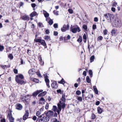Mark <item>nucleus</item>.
Here are the masks:
<instances>
[{
    "label": "nucleus",
    "instance_id": "obj_51",
    "mask_svg": "<svg viewBox=\"0 0 122 122\" xmlns=\"http://www.w3.org/2000/svg\"><path fill=\"white\" fill-rule=\"evenodd\" d=\"M52 122H60L59 121H58L57 119L55 118L53 119Z\"/></svg>",
    "mask_w": 122,
    "mask_h": 122
},
{
    "label": "nucleus",
    "instance_id": "obj_59",
    "mask_svg": "<svg viewBox=\"0 0 122 122\" xmlns=\"http://www.w3.org/2000/svg\"><path fill=\"white\" fill-rule=\"evenodd\" d=\"M39 101H41L42 102L45 101L43 97H41L39 100Z\"/></svg>",
    "mask_w": 122,
    "mask_h": 122
},
{
    "label": "nucleus",
    "instance_id": "obj_14",
    "mask_svg": "<svg viewBox=\"0 0 122 122\" xmlns=\"http://www.w3.org/2000/svg\"><path fill=\"white\" fill-rule=\"evenodd\" d=\"M36 72V70L35 69H30L28 72V73L29 74L31 75H33L35 74Z\"/></svg>",
    "mask_w": 122,
    "mask_h": 122
},
{
    "label": "nucleus",
    "instance_id": "obj_41",
    "mask_svg": "<svg viewBox=\"0 0 122 122\" xmlns=\"http://www.w3.org/2000/svg\"><path fill=\"white\" fill-rule=\"evenodd\" d=\"M83 28L85 30H87V26L86 25H84L82 26Z\"/></svg>",
    "mask_w": 122,
    "mask_h": 122
},
{
    "label": "nucleus",
    "instance_id": "obj_16",
    "mask_svg": "<svg viewBox=\"0 0 122 122\" xmlns=\"http://www.w3.org/2000/svg\"><path fill=\"white\" fill-rule=\"evenodd\" d=\"M29 16L26 15L23 16L22 17V19L25 20H29Z\"/></svg>",
    "mask_w": 122,
    "mask_h": 122
},
{
    "label": "nucleus",
    "instance_id": "obj_32",
    "mask_svg": "<svg viewBox=\"0 0 122 122\" xmlns=\"http://www.w3.org/2000/svg\"><path fill=\"white\" fill-rule=\"evenodd\" d=\"M86 82L87 83H89L91 82V80H90L89 77L88 76H86Z\"/></svg>",
    "mask_w": 122,
    "mask_h": 122
},
{
    "label": "nucleus",
    "instance_id": "obj_31",
    "mask_svg": "<svg viewBox=\"0 0 122 122\" xmlns=\"http://www.w3.org/2000/svg\"><path fill=\"white\" fill-rule=\"evenodd\" d=\"M42 40L39 38L37 39H35L34 40L36 42H39L40 43Z\"/></svg>",
    "mask_w": 122,
    "mask_h": 122
},
{
    "label": "nucleus",
    "instance_id": "obj_1",
    "mask_svg": "<svg viewBox=\"0 0 122 122\" xmlns=\"http://www.w3.org/2000/svg\"><path fill=\"white\" fill-rule=\"evenodd\" d=\"M45 112L44 114H42V115H40L39 116V118H41L44 122H48L49 120V118L46 115H45Z\"/></svg>",
    "mask_w": 122,
    "mask_h": 122
},
{
    "label": "nucleus",
    "instance_id": "obj_5",
    "mask_svg": "<svg viewBox=\"0 0 122 122\" xmlns=\"http://www.w3.org/2000/svg\"><path fill=\"white\" fill-rule=\"evenodd\" d=\"M114 24L116 27H120L121 26V23L120 21L118 19L116 20L114 22Z\"/></svg>",
    "mask_w": 122,
    "mask_h": 122
},
{
    "label": "nucleus",
    "instance_id": "obj_49",
    "mask_svg": "<svg viewBox=\"0 0 122 122\" xmlns=\"http://www.w3.org/2000/svg\"><path fill=\"white\" fill-rule=\"evenodd\" d=\"M4 47L3 46H0V51H2L4 49Z\"/></svg>",
    "mask_w": 122,
    "mask_h": 122
},
{
    "label": "nucleus",
    "instance_id": "obj_18",
    "mask_svg": "<svg viewBox=\"0 0 122 122\" xmlns=\"http://www.w3.org/2000/svg\"><path fill=\"white\" fill-rule=\"evenodd\" d=\"M20 78L21 79H23L24 78V77L22 74H20L16 76L15 78Z\"/></svg>",
    "mask_w": 122,
    "mask_h": 122
},
{
    "label": "nucleus",
    "instance_id": "obj_9",
    "mask_svg": "<svg viewBox=\"0 0 122 122\" xmlns=\"http://www.w3.org/2000/svg\"><path fill=\"white\" fill-rule=\"evenodd\" d=\"M43 91V90H37L34 92L32 94V95L33 96L36 97L37 95L40 92H41Z\"/></svg>",
    "mask_w": 122,
    "mask_h": 122
},
{
    "label": "nucleus",
    "instance_id": "obj_50",
    "mask_svg": "<svg viewBox=\"0 0 122 122\" xmlns=\"http://www.w3.org/2000/svg\"><path fill=\"white\" fill-rule=\"evenodd\" d=\"M25 97H26V99L28 100V103H29V95H27V96H25Z\"/></svg>",
    "mask_w": 122,
    "mask_h": 122
},
{
    "label": "nucleus",
    "instance_id": "obj_6",
    "mask_svg": "<svg viewBox=\"0 0 122 122\" xmlns=\"http://www.w3.org/2000/svg\"><path fill=\"white\" fill-rule=\"evenodd\" d=\"M54 113L51 110H49L46 113L45 115L50 118V117H52Z\"/></svg>",
    "mask_w": 122,
    "mask_h": 122
},
{
    "label": "nucleus",
    "instance_id": "obj_24",
    "mask_svg": "<svg viewBox=\"0 0 122 122\" xmlns=\"http://www.w3.org/2000/svg\"><path fill=\"white\" fill-rule=\"evenodd\" d=\"M64 102H62L61 104L59 106V107H61V108L63 109H64L65 106V103Z\"/></svg>",
    "mask_w": 122,
    "mask_h": 122
},
{
    "label": "nucleus",
    "instance_id": "obj_52",
    "mask_svg": "<svg viewBox=\"0 0 122 122\" xmlns=\"http://www.w3.org/2000/svg\"><path fill=\"white\" fill-rule=\"evenodd\" d=\"M97 28V26L96 25L94 24L92 25V29L93 30H95Z\"/></svg>",
    "mask_w": 122,
    "mask_h": 122
},
{
    "label": "nucleus",
    "instance_id": "obj_55",
    "mask_svg": "<svg viewBox=\"0 0 122 122\" xmlns=\"http://www.w3.org/2000/svg\"><path fill=\"white\" fill-rule=\"evenodd\" d=\"M31 5L32 7L34 8L36 7V5L35 3H32L31 4Z\"/></svg>",
    "mask_w": 122,
    "mask_h": 122
},
{
    "label": "nucleus",
    "instance_id": "obj_46",
    "mask_svg": "<svg viewBox=\"0 0 122 122\" xmlns=\"http://www.w3.org/2000/svg\"><path fill=\"white\" fill-rule=\"evenodd\" d=\"M81 91L79 90L77 91L76 92V94L78 95H79L81 94Z\"/></svg>",
    "mask_w": 122,
    "mask_h": 122
},
{
    "label": "nucleus",
    "instance_id": "obj_34",
    "mask_svg": "<svg viewBox=\"0 0 122 122\" xmlns=\"http://www.w3.org/2000/svg\"><path fill=\"white\" fill-rule=\"evenodd\" d=\"M82 37L81 36H80L79 37V38L77 40V41L79 43H80L82 42Z\"/></svg>",
    "mask_w": 122,
    "mask_h": 122
},
{
    "label": "nucleus",
    "instance_id": "obj_11",
    "mask_svg": "<svg viewBox=\"0 0 122 122\" xmlns=\"http://www.w3.org/2000/svg\"><path fill=\"white\" fill-rule=\"evenodd\" d=\"M16 108L18 110H21L22 108V106L20 103H17L16 105Z\"/></svg>",
    "mask_w": 122,
    "mask_h": 122
},
{
    "label": "nucleus",
    "instance_id": "obj_39",
    "mask_svg": "<svg viewBox=\"0 0 122 122\" xmlns=\"http://www.w3.org/2000/svg\"><path fill=\"white\" fill-rule=\"evenodd\" d=\"M77 100L79 102H82V98L81 97L79 96L77 97Z\"/></svg>",
    "mask_w": 122,
    "mask_h": 122
},
{
    "label": "nucleus",
    "instance_id": "obj_15",
    "mask_svg": "<svg viewBox=\"0 0 122 122\" xmlns=\"http://www.w3.org/2000/svg\"><path fill=\"white\" fill-rule=\"evenodd\" d=\"M40 43L45 48H47L46 44L44 40H42L40 42Z\"/></svg>",
    "mask_w": 122,
    "mask_h": 122
},
{
    "label": "nucleus",
    "instance_id": "obj_19",
    "mask_svg": "<svg viewBox=\"0 0 122 122\" xmlns=\"http://www.w3.org/2000/svg\"><path fill=\"white\" fill-rule=\"evenodd\" d=\"M45 81L46 83L47 86L48 87V88H49L50 87V86L49 85V80L48 78L45 79Z\"/></svg>",
    "mask_w": 122,
    "mask_h": 122
},
{
    "label": "nucleus",
    "instance_id": "obj_17",
    "mask_svg": "<svg viewBox=\"0 0 122 122\" xmlns=\"http://www.w3.org/2000/svg\"><path fill=\"white\" fill-rule=\"evenodd\" d=\"M65 93H62V97L61 100L63 102H65L66 101V99L65 98Z\"/></svg>",
    "mask_w": 122,
    "mask_h": 122
},
{
    "label": "nucleus",
    "instance_id": "obj_58",
    "mask_svg": "<svg viewBox=\"0 0 122 122\" xmlns=\"http://www.w3.org/2000/svg\"><path fill=\"white\" fill-rule=\"evenodd\" d=\"M49 107V104L48 103H47L45 106V108L46 109H47Z\"/></svg>",
    "mask_w": 122,
    "mask_h": 122
},
{
    "label": "nucleus",
    "instance_id": "obj_2",
    "mask_svg": "<svg viewBox=\"0 0 122 122\" xmlns=\"http://www.w3.org/2000/svg\"><path fill=\"white\" fill-rule=\"evenodd\" d=\"M77 27H74L73 28H72L71 27V31L73 33H76L77 31L78 32H80L81 30L80 29L79 27L78 26H77Z\"/></svg>",
    "mask_w": 122,
    "mask_h": 122
},
{
    "label": "nucleus",
    "instance_id": "obj_54",
    "mask_svg": "<svg viewBox=\"0 0 122 122\" xmlns=\"http://www.w3.org/2000/svg\"><path fill=\"white\" fill-rule=\"evenodd\" d=\"M83 38L84 40H86L87 39V37L86 35L85 34H84L83 35Z\"/></svg>",
    "mask_w": 122,
    "mask_h": 122
},
{
    "label": "nucleus",
    "instance_id": "obj_38",
    "mask_svg": "<svg viewBox=\"0 0 122 122\" xmlns=\"http://www.w3.org/2000/svg\"><path fill=\"white\" fill-rule=\"evenodd\" d=\"M95 58V56L94 55L92 56L90 58V60L91 61V62H92L94 61Z\"/></svg>",
    "mask_w": 122,
    "mask_h": 122
},
{
    "label": "nucleus",
    "instance_id": "obj_63",
    "mask_svg": "<svg viewBox=\"0 0 122 122\" xmlns=\"http://www.w3.org/2000/svg\"><path fill=\"white\" fill-rule=\"evenodd\" d=\"M100 103V102L99 101H97L96 102V103H95V104L96 105H98Z\"/></svg>",
    "mask_w": 122,
    "mask_h": 122
},
{
    "label": "nucleus",
    "instance_id": "obj_7",
    "mask_svg": "<svg viewBox=\"0 0 122 122\" xmlns=\"http://www.w3.org/2000/svg\"><path fill=\"white\" fill-rule=\"evenodd\" d=\"M7 117L10 122H14V118L12 117L11 112L8 113Z\"/></svg>",
    "mask_w": 122,
    "mask_h": 122
},
{
    "label": "nucleus",
    "instance_id": "obj_48",
    "mask_svg": "<svg viewBox=\"0 0 122 122\" xmlns=\"http://www.w3.org/2000/svg\"><path fill=\"white\" fill-rule=\"evenodd\" d=\"M48 74L47 73H46L44 74V77L45 79L48 78Z\"/></svg>",
    "mask_w": 122,
    "mask_h": 122
},
{
    "label": "nucleus",
    "instance_id": "obj_43",
    "mask_svg": "<svg viewBox=\"0 0 122 122\" xmlns=\"http://www.w3.org/2000/svg\"><path fill=\"white\" fill-rule=\"evenodd\" d=\"M33 81L36 83H38L39 81V80L38 79H37L34 78L33 80Z\"/></svg>",
    "mask_w": 122,
    "mask_h": 122
},
{
    "label": "nucleus",
    "instance_id": "obj_21",
    "mask_svg": "<svg viewBox=\"0 0 122 122\" xmlns=\"http://www.w3.org/2000/svg\"><path fill=\"white\" fill-rule=\"evenodd\" d=\"M43 14L44 15V16L46 18L48 17L49 15V14L47 13L46 11L43 10Z\"/></svg>",
    "mask_w": 122,
    "mask_h": 122
},
{
    "label": "nucleus",
    "instance_id": "obj_62",
    "mask_svg": "<svg viewBox=\"0 0 122 122\" xmlns=\"http://www.w3.org/2000/svg\"><path fill=\"white\" fill-rule=\"evenodd\" d=\"M6 65H4V66H2L1 65V67L3 68V69H5V68L6 67Z\"/></svg>",
    "mask_w": 122,
    "mask_h": 122
},
{
    "label": "nucleus",
    "instance_id": "obj_37",
    "mask_svg": "<svg viewBox=\"0 0 122 122\" xmlns=\"http://www.w3.org/2000/svg\"><path fill=\"white\" fill-rule=\"evenodd\" d=\"M111 33L113 36L116 33V31L114 29H112V30Z\"/></svg>",
    "mask_w": 122,
    "mask_h": 122
},
{
    "label": "nucleus",
    "instance_id": "obj_27",
    "mask_svg": "<svg viewBox=\"0 0 122 122\" xmlns=\"http://www.w3.org/2000/svg\"><path fill=\"white\" fill-rule=\"evenodd\" d=\"M58 82L59 83L62 84H64L65 83V81L63 78H62L60 81H58Z\"/></svg>",
    "mask_w": 122,
    "mask_h": 122
},
{
    "label": "nucleus",
    "instance_id": "obj_57",
    "mask_svg": "<svg viewBox=\"0 0 122 122\" xmlns=\"http://www.w3.org/2000/svg\"><path fill=\"white\" fill-rule=\"evenodd\" d=\"M103 39V37L102 36H100L98 37V40H102Z\"/></svg>",
    "mask_w": 122,
    "mask_h": 122
},
{
    "label": "nucleus",
    "instance_id": "obj_35",
    "mask_svg": "<svg viewBox=\"0 0 122 122\" xmlns=\"http://www.w3.org/2000/svg\"><path fill=\"white\" fill-rule=\"evenodd\" d=\"M8 57L10 60H12L13 58V55L11 54H9L8 55Z\"/></svg>",
    "mask_w": 122,
    "mask_h": 122
},
{
    "label": "nucleus",
    "instance_id": "obj_60",
    "mask_svg": "<svg viewBox=\"0 0 122 122\" xmlns=\"http://www.w3.org/2000/svg\"><path fill=\"white\" fill-rule=\"evenodd\" d=\"M58 34V32L57 31H54V35L55 36H56Z\"/></svg>",
    "mask_w": 122,
    "mask_h": 122
},
{
    "label": "nucleus",
    "instance_id": "obj_23",
    "mask_svg": "<svg viewBox=\"0 0 122 122\" xmlns=\"http://www.w3.org/2000/svg\"><path fill=\"white\" fill-rule=\"evenodd\" d=\"M44 39L47 41H50L51 40L50 37L48 36H44Z\"/></svg>",
    "mask_w": 122,
    "mask_h": 122
},
{
    "label": "nucleus",
    "instance_id": "obj_29",
    "mask_svg": "<svg viewBox=\"0 0 122 122\" xmlns=\"http://www.w3.org/2000/svg\"><path fill=\"white\" fill-rule=\"evenodd\" d=\"M36 122H44L41 118H40L39 117L37 118Z\"/></svg>",
    "mask_w": 122,
    "mask_h": 122
},
{
    "label": "nucleus",
    "instance_id": "obj_36",
    "mask_svg": "<svg viewBox=\"0 0 122 122\" xmlns=\"http://www.w3.org/2000/svg\"><path fill=\"white\" fill-rule=\"evenodd\" d=\"M48 23L50 25H52L53 23V21L52 20L50 19V20L48 22Z\"/></svg>",
    "mask_w": 122,
    "mask_h": 122
},
{
    "label": "nucleus",
    "instance_id": "obj_64",
    "mask_svg": "<svg viewBox=\"0 0 122 122\" xmlns=\"http://www.w3.org/2000/svg\"><path fill=\"white\" fill-rule=\"evenodd\" d=\"M107 30H104L103 31V33L104 35H106L107 34Z\"/></svg>",
    "mask_w": 122,
    "mask_h": 122
},
{
    "label": "nucleus",
    "instance_id": "obj_4",
    "mask_svg": "<svg viewBox=\"0 0 122 122\" xmlns=\"http://www.w3.org/2000/svg\"><path fill=\"white\" fill-rule=\"evenodd\" d=\"M15 80L17 83L21 85L24 84L26 83V81H25L19 79L17 78H15Z\"/></svg>",
    "mask_w": 122,
    "mask_h": 122
},
{
    "label": "nucleus",
    "instance_id": "obj_45",
    "mask_svg": "<svg viewBox=\"0 0 122 122\" xmlns=\"http://www.w3.org/2000/svg\"><path fill=\"white\" fill-rule=\"evenodd\" d=\"M41 114V112L40 111H38L36 113V115L38 116L39 117V116Z\"/></svg>",
    "mask_w": 122,
    "mask_h": 122
},
{
    "label": "nucleus",
    "instance_id": "obj_3",
    "mask_svg": "<svg viewBox=\"0 0 122 122\" xmlns=\"http://www.w3.org/2000/svg\"><path fill=\"white\" fill-rule=\"evenodd\" d=\"M69 26L68 24L66 25H63V26L61 28V30L62 32H65L66 30H68Z\"/></svg>",
    "mask_w": 122,
    "mask_h": 122
},
{
    "label": "nucleus",
    "instance_id": "obj_30",
    "mask_svg": "<svg viewBox=\"0 0 122 122\" xmlns=\"http://www.w3.org/2000/svg\"><path fill=\"white\" fill-rule=\"evenodd\" d=\"M58 109H57L56 112L58 113V115H60V112L61 111V108L60 107H59L58 106Z\"/></svg>",
    "mask_w": 122,
    "mask_h": 122
},
{
    "label": "nucleus",
    "instance_id": "obj_13",
    "mask_svg": "<svg viewBox=\"0 0 122 122\" xmlns=\"http://www.w3.org/2000/svg\"><path fill=\"white\" fill-rule=\"evenodd\" d=\"M114 18V15L113 14H110L109 17V20L108 22H111L113 20Z\"/></svg>",
    "mask_w": 122,
    "mask_h": 122
},
{
    "label": "nucleus",
    "instance_id": "obj_10",
    "mask_svg": "<svg viewBox=\"0 0 122 122\" xmlns=\"http://www.w3.org/2000/svg\"><path fill=\"white\" fill-rule=\"evenodd\" d=\"M29 113L28 111H26L25 112V113L23 116V119L24 120H25L26 119L28 116Z\"/></svg>",
    "mask_w": 122,
    "mask_h": 122
},
{
    "label": "nucleus",
    "instance_id": "obj_44",
    "mask_svg": "<svg viewBox=\"0 0 122 122\" xmlns=\"http://www.w3.org/2000/svg\"><path fill=\"white\" fill-rule=\"evenodd\" d=\"M96 118V116L95 115L93 114V113L92 114V116L91 117V119H95Z\"/></svg>",
    "mask_w": 122,
    "mask_h": 122
},
{
    "label": "nucleus",
    "instance_id": "obj_40",
    "mask_svg": "<svg viewBox=\"0 0 122 122\" xmlns=\"http://www.w3.org/2000/svg\"><path fill=\"white\" fill-rule=\"evenodd\" d=\"M68 11L71 14L73 13V11L72 9H69Z\"/></svg>",
    "mask_w": 122,
    "mask_h": 122
},
{
    "label": "nucleus",
    "instance_id": "obj_26",
    "mask_svg": "<svg viewBox=\"0 0 122 122\" xmlns=\"http://www.w3.org/2000/svg\"><path fill=\"white\" fill-rule=\"evenodd\" d=\"M97 110L98 113L99 114H100L102 113V110L100 107H98L97 108Z\"/></svg>",
    "mask_w": 122,
    "mask_h": 122
},
{
    "label": "nucleus",
    "instance_id": "obj_47",
    "mask_svg": "<svg viewBox=\"0 0 122 122\" xmlns=\"http://www.w3.org/2000/svg\"><path fill=\"white\" fill-rule=\"evenodd\" d=\"M53 26L55 28H56L58 27V25L57 23H55L53 25Z\"/></svg>",
    "mask_w": 122,
    "mask_h": 122
},
{
    "label": "nucleus",
    "instance_id": "obj_28",
    "mask_svg": "<svg viewBox=\"0 0 122 122\" xmlns=\"http://www.w3.org/2000/svg\"><path fill=\"white\" fill-rule=\"evenodd\" d=\"M110 14L109 13H107L104 15V16L106 18L107 20V21L108 22V20H109V17Z\"/></svg>",
    "mask_w": 122,
    "mask_h": 122
},
{
    "label": "nucleus",
    "instance_id": "obj_56",
    "mask_svg": "<svg viewBox=\"0 0 122 122\" xmlns=\"http://www.w3.org/2000/svg\"><path fill=\"white\" fill-rule=\"evenodd\" d=\"M98 19L97 17H95L94 18V21L95 22H97L98 21Z\"/></svg>",
    "mask_w": 122,
    "mask_h": 122
},
{
    "label": "nucleus",
    "instance_id": "obj_8",
    "mask_svg": "<svg viewBox=\"0 0 122 122\" xmlns=\"http://www.w3.org/2000/svg\"><path fill=\"white\" fill-rule=\"evenodd\" d=\"M22 100L25 105L28 104V100L26 99L25 96H22L21 97Z\"/></svg>",
    "mask_w": 122,
    "mask_h": 122
},
{
    "label": "nucleus",
    "instance_id": "obj_61",
    "mask_svg": "<svg viewBox=\"0 0 122 122\" xmlns=\"http://www.w3.org/2000/svg\"><path fill=\"white\" fill-rule=\"evenodd\" d=\"M117 4L116 2H114L113 3V6L115 7Z\"/></svg>",
    "mask_w": 122,
    "mask_h": 122
},
{
    "label": "nucleus",
    "instance_id": "obj_25",
    "mask_svg": "<svg viewBox=\"0 0 122 122\" xmlns=\"http://www.w3.org/2000/svg\"><path fill=\"white\" fill-rule=\"evenodd\" d=\"M38 14L35 11H34L32 12L30 14V15L31 17H33L34 16L37 15Z\"/></svg>",
    "mask_w": 122,
    "mask_h": 122
},
{
    "label": "nucleus",
    "instance_id": "obj_53",
    "mask_svg": "<svg viewBox=\"0 0 122 122\" xmlns=\"http://www.w3.org/2000/svg\"><path fill=\"white\" fill-rule=\"evenodd\" d=\"M13 71L14 73L15 74H17L18 73V70L15 69H14Z\"/></svg>",
    "mask_w": 122,
    "mask_h": 122
},
{
    "label": "nucleus",
    "instance_id": "obj_33",
    "mask_svg": "<svg viewBox=\"0 0 122 122\" xmlns=\"http://www.w3.org/2000/svg\"><path fill=\"white\" fill-rule=\"evenodd\" d=\"M57 109V107L55 106H53V108L52 110H53L54 112H55L56 111Z\"/></svg>",
    "mask_w": 122,
    "mask_h": 122
},
{
    "label": "nucleus",
    "instance_id": "obj_20",
    "mask_svg": "<svg viewBox=\"0 0 122 122\" xmlns=\"http://www.w3.org/2000/svg\"><path fill=\"white\" fill-rule=\"evenodd\" d=\"M47 92L46 91H44L39 94L38 95V97H42L45 96L46 93Z\"/></svg>",
    "mask_w": 122,
    "mask_h": 122
},
{
    "label": "nucleus",
    "instance_id": "obj_22",
    "mask_svg": "<svg viewBox=\"0 0 122 122\" xmlns=\"http://www.w3.org/2000/svg\"><path fill=\"white\" fill-rule=\"evenodd\" d=\"M93 88L95 93L97 94H98V90L96 86H93Z\"/></svg>",
    "mask_w": 122,
    "mask_h": 122
},
{
    "label": "nucleus",
    "instance_id": "obj_42",
    "mask_svg": "<svg viewBox=\"0 0 122 122\" xmlns=\"http://www.w3.org/2000/svg\"><path fill=\"white\" fill-rule=\"evenodd\" d=\"M89 73L91 77H92V71L91 70H89Z\"/></svg>",
    "mask_w": 122,
    "mask_h": 122
},
{
    "label": "nucleus",
    "instance_id": "obj_12",
    "mask_svg": "<svg viewBox=\"0 0 122 122\" xmlns=\"http://www.w3.org/2000/svg\"><path fill=\"white\" fill-rule=\"evenodd\" d=\"M51 87L53 88H56L58 87L57 82L54 81L51 84Z\"/></svg>",
    "mask_w": 122,
    "mask_h": 122
}]
</instances>
